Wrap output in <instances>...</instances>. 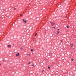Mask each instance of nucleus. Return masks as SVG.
Listing matches in <instances>:
<instances>
[{
  "label": "nucleus",
  "mask_w": 76,
  "mask_h": 76,
  "mask_svg": "<svg viewBox=\"0 0 76 76\" xmlns=\"http://www.w3.org/2000/svg\"><path fill=\"white\" fill-rule=\"evenodd\" d=\"M7 47H8V48H10L12 47V46H11V45H7Z\"/></svg>",
  "instance_id": "f257e3e1"
},
{
  "label": "nucleus",
  "mask_w": 76,
  "mask_h": 76,
  "mask_svg": "<svg viewBox=\"0 0 76 76\" xmlns=\"http://www.w3.org/2000/svg\"><path fill=\"white\" fill-rule=\"evenodd\" d=\"M55 25V23L53 22H52V23H51V25H52V26H54Z\"/></svg>",
  "instance_id": "f03ea898"
},
{
  "label": "nucleus",
  "mask_w": 76,
  "mask_h": 76,
  "mask_svg": "<svg viewBox=\"0 0 76 76\" xmlns=\"http://www.w3.org/2000/svg\"><path fill=\"white\" fill-rule=\"evenodd\" d=\"M19 55H20V54H19V53H17V54H16V56H19Z\"/></svg>",
  "instance_id": "7ed1b4c3"
},
{
  "label": "nucleus",
  "mask_w": 76,
  "mask_h": 76,
  "mask_svg": "<svg viewBox=\"0 0 76 76\" xmlns=\"http://www.w3.org/2000/svg\"><path fill=\"white\" fill-rule=\"evenodd\" d=\"M71 45V46L72 47V46H73V44L72 43L71 44H70Z\"/></svg>",
  "instance_id": "20e7f679"
},
{
  "label": "nucleus",
  "mask_w": 76,
  "mask_h": 76,
  "mask_svg": "<svg viewBox=\"0 0 76 76\" xmlns=\"http://www.w3.org/2000/svg\"><path fill=\"white\" fill-rule=\"evenodd\" d=\"M23 48L21 47L20 48V50H23Z\"/></svg>",
  "instance_id": "39448f33"
},
{
  "label": "nucleus",
  "mask_w": 76,
  "mask_h": 76,
  "mask_svg": "<svg viewBox=\"0 0 76 76\" xmlns=\"http://www.w3.org/2000/svg\"><path fill=\"white\" fill-rule=\"evenodd\" d=\"M23 22H24V23H26V21H24Z\"/></svg>",
  "instance_id": "423d86ee"
},
{
  "label": "nucleus",
  "mask_w": 76,
  "mask_h": 76,
  "mask_svg": "<svg viewBox=\"0 0 76 76\" xmlns=\"http://www.w3.org/2000/svg\"><path fill=\"white\" fill-rule=\"evenodd\" d=\"M60 33L58 32V31H57V34H59Z\"/></svg>",
  "instance_id": "0eeeda50"
},
{
  "label": "nucleus",
  "mask_w": 76,
  "mask_h": 76,
  "mask_svg": "<svg viewBox=\"0 0 76 76\" xmlns=\"http://www.w3.org/2000/svg\"><path fill=\"white\" fill-rule=\"evenodd\" d=\"M34 51V49H31V51Z\"/></svg>",
  "instance_id": "6e6552de"
},
{
  "label": "nucleus",
  "mask_w": 76,
  "mask_h": 76,
  "mask_svg": "<svg viewBox=\"0 0 76 76\" xmlns=\"http://www.w3.org/2000/svg\"><path fill=\"white\" fill-rule=\"evenodd\" d=\"M67 28H69V26H66Z\"/></svg>",
  "instance_id": "1a4fd4ad"
},
{
  "label": "nucleus",
  "mask_w": 76,
  "mask_h": 76,
  "mask_svg": "<svg viewBox=\"0 0 76 76\" xmlns=\"http://www.w3.org/2000/svg\"><path fill=\"white\" fill-rule=\"evenodd\" d=\"M53 28H54V29H56V28L55 27H53Z\"/></svg>",
  "instance_id": "9d476101"
},
{
  "label": "nucleus",
  "mask_w": 76,
  "mask_h": 76,
  "mask_svg": "<svg viewBox=\"0 0 76 76\" xmlns=\"http://www.w3.org/2000/svg\"><path fill=\"white\" fill-rule=\"evenodd\" d=\"M74 60V59H72V61H73Z\"/></svg>",
  "instance_id": "9b49d317"
},
{
  "label": "nucleus",
  "mask_w": 76,
  "mask_h": 76,
  "mask_svg": "<svg viewBox=\"0 0 76 76\" xmlns=\"http://www.w3.org/2000/svg\"><path fill=\"white\" fill-rule=\"evenodd\" d=\"M37 35V33L36 34H35V36H36V35Z\"/></svg>",
  "instance_id": "f8f14e48"
},
{
  "label": "nucleus",
  "mask_w": 76,
  "mask_h": 76,
  "mask_svg": "<svg viewBox=\"0 0 76 76\" xmlns=\"http://www.w3.org/2000/svg\"><path fill=\"white\" fill-rule=\"evenodd\" d=\"M48 69H50V66H48Z\"/></svg>",
  "instance_id": "ddd939ff"
},
{
  "label": "nucleus",
  "mask_w": 76,
  "mask_h": 76,
  "mask_svg": "<svg viewBox=\"0 0 76 76\" xmlns=\"http://www.w3.org/2000/svg\"><path fill=\"white\" fill-rule=\"evenodd\" d=\"M16 9L15 8H14V10H16Z\"/></svg>",
  "instance_id": "4468645a"
},
{
  "label": "nucleus",
  "mask_w": 76,
  "mask_h": 76,
  "mask_svg": "<svg viewBox=\"0 0 76 76\" xmlns=\"http://www.w3.org/2000/svg\"><path fill=\"white\" fill-rule=\"evenodd\" d=\"M23 21H25V19H23Z\"/></svg>",
  "instance_id": "2eb2a0df"
},
{
  "label": "nucleus",
  "mask_w": 76,
  "mask_h": 76,
  "mask_svg": "<svg viewBox=\"0 0 76 76\" xmlns=\"http://www.w3.org/2000/svg\"><path fill=\"white\" fill-rule=\"evenodd\" d=\"M50 23L51 24V23H52L51 22H50Z\"/></svg>",
  "instance_id": "dca6fc26"
},
{
  "label": "nucleus",
  "mask_w": 76,
  "mask_h": 76,
  "mask_svg": "<svg viewBox=\"0 0 76 76\" xmlns=\"http://www.w3.org/2000/svg\"><path fill=\"white\" fill-rule=\"evenodd\" d=\"M42 72H44V70H43Z\"/></svg>",
  "instance_id": "f3484780"
},
{
  "label": "nucleus",
  "mask_w": 76,
  "mask_h": 76,
  "mask_svg": "<svg viewBox=\"0 0 76 76\" xmlns=\"http://www.w3.org/2000/svg\"><path fill=\"white\" fill-rule=\"evenodd\" d=\"M58 31H59V29H58Z\"/></svg>",
  "instance_id": "a211bd4d"
},
{
  "label": "nucleus",
  "mask_w": 76,
  "mask_h": 76,
  "mask_svg": "<svg viewBox=\"0 0 76 76\" xmlns=\"http://www.w3.org/2000/svg\"><path fill=\"white\" fill-rule=\"evenodd\" d=\"M29 64H31V62H29Z\"/></svg>",
  "instance_id": "6ab92c4d"
},
{
  "label": "nucleus",
  "mask_w": 76,
  "mask_h": 76,
  "mask_svg": "<svg viewBox=\"0 0 76 76\" xmlns=\"http://www.w3.org/2000/svg\"><path fill=\"white\" fill-rule=\"evenodd\" d=\"M23 15L22 14L21 15V16H22Z\"/></svg>",
  "instance_id": "aec40b11"
},
{
  "label": "nucleus",
  "mask_w": 76,
  "mask_h": 76,
  "mask_svg": "<svg viewBox=\"0 0 76 76\" xmlns=\"http://www.w3.org/2000/svg\"><path fill=\"white\" fill-rule=\"evenodd\" d=\"M61 42H63V41H62V40H61Z\"/></svg>",
  "instance_id": "412c9836"
},
{
  "label": "nucleus",
  "mask_w": 76,
  "mask_h": 76,
  "mask_svg": "<svg viewBox=\"0 0 76 76\" xmlns=\"http://www.w3.org/2000/svg\"><path fill=\"white\" fill-rule=\"evenodd\" d=\"M32 66H34V64L32 65Z\"/></svg>",
  "instance_id": "4be33fe9"
},
{
  "label": "nucleus",
  "mask_w": 76,
  "mask_h": 76,
  "mask_svg": "<svg viewBox=\"0 0 76 76\" xmlns=\"http://www.w3.org/2000/svg\"><path fill=\"white\" fill-rule=\"evenodd\" d=\"M28 64H29V63H28Z\"/></svg>",
  "instance_id": "5701e85b"
},
{
  "label": "nucleus",
  "mask_w": 76,
  "mask_h": 76,
  "mask_svg": "<svg viewBox=\"0 0 76 76\" xmlns=\"http://www.w3.org/2000/svg\"><path fill=\"white\" fill-rule=\"evenodd\" d=\"M0 65H1V64H0Z\"/></svg>",
  "instance_id": "b1692460"
}]
</instances>
